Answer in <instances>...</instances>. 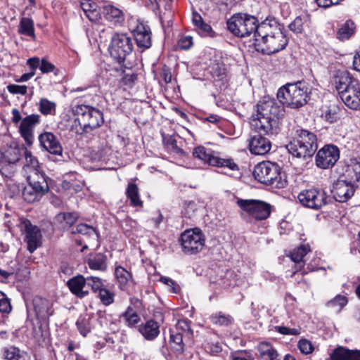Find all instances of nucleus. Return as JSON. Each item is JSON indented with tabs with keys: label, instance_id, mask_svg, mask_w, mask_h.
Returning <instances> with one entry per match:
<instances>
[{
	"label": "nucleus",
	"instance_id": "nucleus-1",
	"mask_svg": "<svg viewBox=\"0 0 360 360\" xmlns=\"http://www.w3.org/2000/svg\"><path fill=\"white\" fill-rule=\"evenodd\" d=\"M256 114L252 115V128L260 134L271 136L277 133L278 120L283 115V108L274 99L263 100L256 105Z\"/></svg>",
	"mask_w": 360,
	"mask_h": 360
},
{
	"label": "nucleus",
	"instance_id": "nucleus-2",
	"mask_svg": "<svg viewBox=\"0 0 360 360\" xmlns=\"http://www.w3.org/2000/svg\"><path fill=\"white\" fill-rule=\"evenodd\" d=\"M277 98L283 107L298 109L308 101L309 98L308 84L304 81L288 83L278 89Z\"/></svg>",
	"mask_w": 360,
	"mask_h": 360
},
{
	"label": "nucleus",
	"instance_id": "nucleus-3",
	"mask_svg": "<svg viewBox=\"0 0 360 360\" xmlns=\"http://www.w3.org/2000/svg\"><path fill=\"white\" fill-rule=\"evenodd\" d=\"M288 152L299 158H311L318 148L316 135L304 129L295 131V136L286 146Z\"/></svg>",
	"mask_w": 360,
	"mask_h": 360
},
{
	"label": "nucleus",
	"instance_id": "nucleus-4",
	"mask_svg": "<svg viewBox=\"0 0 360 360\" xmlns=\"http://www.w3.org/2000/svg\"><path fill=\"white\" fill-rule=\"evenodd\" d=\"M76 116L72 126L76 133H89L103 123V112L89 105H79L73 110Z\"/></svg>",
	"mask_w": 360,
	"mask_h": 360
},
{
	"label": "nucleus",
	"instance_id": "nucleus-5",
	"mask_svg": "<svg viewBox=\"0 0 360 360\" xmlns=\"http://www.w3.org/2000/svg\"><path fill=\"white\" fill-rule=\"evenodd\" d=\"M253 176L259 183L271 185L277 188H284L286 185L282 168L271 161H263L256 165Z\"/></svg>",
	"mask_w": 360,
	"mask_h": 360
},
{
	"label": "nucleus",
	"instance_id": "nucleus-6",
	"mask_svg": "<svg viewBox=\"0 0 360 360\" xmlns=\"http://www.w3.org/2000/svg\"><path fill=\"white\" fill-rule=\"evenodd\" d=\"M258 24L255 16L239 13L234 14L227 21V28L235 36L245 37L256 33Z\"/></svg>",
	"mask_w": 360,
	"mask_h": 360
},
{
	"label": "nucleus",
	"instance_id": "nucleus-7",
	"mask_svg": "<svg viewBox=\"0 0 360 360\" xmlns=\"http://www.w3.org/2000/svg\"><path fill=\"white\" fill-rule=\"evenodd\" d=\"M237 205L247 214L248 220L251 221L266 220L270 217L272 206L263 200L254 199H238Z\"/></svg>",
	"mask_w": 360,
	"mask_h": 360
},
{
	"label": "nucleus",
	"instance_id": "nucleus-8",
	"mask_svg": "<svg viewBox=\"0 0 360 360\" xmlns=\"http://www.w3.org/2000/svg\"><path fill=\"white\" fill-rule=\"evenodd\" d=\"M22 157L19 146H10L0 150V173L6 178H11L16 171V164Z\"/></svg>",
	"mask_w": 360,
	"mask_h": 360
},
{
	"label": "nucleus",
	"instance_id": "nucleus-9",
	"mask_svg": "<svg viewBox=\"0 0 360 360\" xmlns=\"http://www.w3.org/2000/svg\"><path fill=\"white\" fill-rule=\"evenodd\" d=\"M132 39L127 34L116 33L112 39L108 50L110 56L119 63H123L133 51Z\"/></svg>",
	"mask_w": 360,
	"mask_h": 360
},
{
	"label": "nucleus",
	"instance_id": "nucleus-10",
	"mask_svg": "<svg viewBox=\"0 0 360 360\" xmlns=\"http://www.w3.org/2000/svg\"><path fill=\"white\" fill-rule=\"evenodd\" d=\"M300 202L304 207L315 210L332 202V198L321 188H312L302 191L297 196Z\"/></svg>",
	"mask_w": 360,
	"mask_h": 360
},
{
	"label": "nucleus",
	"instance_id": "nucleus-11",
	"mask_svg": "<svg viewBox=\"0 0 360 360\" xmlns=\"http://www.w3.org/2000/svg\"><path fill=\"white\" fill-rule=\"evenodd\" d=\"M181 245L186 254H196L205 245L204 235L200 229H188L181 234Z\"/></svg>",
	"mask_w": 360,
	"mask_h": 360
},
{
	"label": "nucleus",
	"instance_id": "nucleus-12",
	"mask_svg": "<svg viewBox=\"0 0 360 360\" xmlns=\"http://www.w3.org/2000/svg\"><path fill=\"white\" fill-rule=\"evenodd\" d=\"M283 30H281L276 35L266 39L263 43H254L256 51L263 54L271 55L283 50L288 44V39Z\"/></svg>",
	"mask_w": 360,
	"mask_h": 360
},
{
	"label": "nucleus",
	"instance_id": "nucleus-13",
	"mask_svg": "<svg viewBox=\"0 0 360 360\" xmlns=\"http://www.w3.org/2000/svg\"><path fill=\"white\" fill-rule=\"evenodd\" d=\"M193 155L212 166L226 167L232 171L238 170V166L233 162V159H224L214 156L212 154L210 150H207L203 146L195 148Z\"/></svg>",
	"mask_w": 360,
	"mask_h": 360
},
{
	"label": "nucleus",
	"instance_id": "nucleus-14",
	"mask_svg": "<svg viewBox=\"0 0 360 360\" xmlns=\"http://www.w3.org/2000/svg\"><path fill=\"white\" fill-rule=\"evenodd\" d=\"M356 183L354 179L347 177L345 173L333 184L331 190L333 198L340 202H347L355 193Z\"/></svg>",
	"mask_w": 360,
	"mask_h": 360
},
{
	"label": "nucleus",
	"instance_id": "nucleus-15",
	"mask_svg": "<svg viewBox=\"0 0 360 360\" xmlns=\"http://www.w3.org/2000/svg\"><path fill=\"white\" fill-rule=\"evenodd\" d=\"M20 229L25 233L24 240L27 244V250L32 253L41 245V233L40 229L33 225L29 219L20 220Z\"/></svg>",
	"mask_w": 360,
	"mask_h": 360
},
{
	"label": "nucleus",
	"instance_id": "nucleus-16",
	"mask_svg": "<svg viewBox=\"0 0 360 360\" xmlns=\"http://www.w3.org/2000/svg\"><path fill=\"white\" fill-rule=\"evenodd\" d=\"M281 30H284L283 25L278 23L274 18H266L258 24L256 33L254 34V43H263L266 39L276 35V33Z\"/></svg>",
	"mask_w": 360,
	"mask_h": 360
},
{
	"label": "nucleus",
	"instance_id": "nucleus-17",
	"mask_svg": "<svg viewBox=\"0 0 360 360\" xmlns=\"http://www.w3.org/2000/svg\"><path fill=\"white\" fill-rule=\"evenodd\" d=\"M339 158V148L334 145H326L318 151L315 158L316 165L321 169H328L332 167Z\"/></svg>",
	"mask_w": 360,
	"mask_h": 360
},
{
	"label": "nucleus",
	"instance_id": "nucleus-18",
	"mask_svg": "<svg viewBox=\"0 0 360 360\" xmlns=\"http://www.w3.org/2000/svg\"><path fill=\"white\" fill-rule=\"evenodd\" d=\"M39 141L41 146L51 155L58 156L56 160H61L63 158V148L56 136L51 132H44L39 136Z\"/></svg>",
	"mask_w": 360,
	"mask_h": 360
},
{
	"label": "nucleus",
	"instance_id": "nucleus-19",
	"mask_svg": "<svg viewBox=\"0 0 360 360\" xmlns=\"http://www.w3.org/2000/svg\"><path fill=\"white\" fill-rule=\"evenodd\" d=\"M40 116L32 114L23 118L19 126V132L28 146H31L34 141L33 130L39 122Z\"/></svg>",
	"mask_w": 360,
	"mask_h": 360
},
{
	"label": "nucleus",
	"instance_id": "nucleus-20",
	"mask_svg": "<svg viewBox=\"0 0 360 360\" xmlns=\"http://www.w3.org/2000/svg\"><path fill=\"white\" fill-rule=\"evenodd\" d=\"M53 302L40 296H35L33 299V307L37 319L48 321L54 313Z\"/></svg>",
	"mask_w": 360,
	"mask_h": 360
},
{
	"label": "nucleus",
	"instance_id": "nucleus-21",
	"mask_svg": "<svg viewBox=\"0 0 360 360\" xmlns=\"http://www.w3.org/2000/svg\"><path fill=\"white\" fill-rule=\"evenodd\" d=\"M340 98L344 103L350 109L358 110L360 108V86L359 82H355L354 85L352 84L346 91L339 94Z\"/></svg>",
	"mask_w": 360,
	"mask_h": 360
},
{
	"label": "nucleus",
	"instance_id": "nucleus-22",
	"mask_svg": "<svg viewBox=\"0 0 360 360\" xmlns=\"http://www.w3.org/2000/svg\"><path fill=\"white\" fill-rule=\"evenodd\" d=\"M271 148V141L262 134L251 136L249 140L250 151L255 155H264L269 152Z\"/></svg>",
	"mask_w": 360,
	"mask_h": 360
},
{
	"label": "nucleus",
	"instance_id": "nucleus-23",
	"mask_svg": "<svg viewBox=\"0 0 360 360\" xmlns=\"http://www.w3.org/2000/svg\"><path fill=\"white\" fill-rule=\"evenodd\" d=\"M151 31L148 25L139 24L134 31V37L139 48L146 50L152 45Z\"/></svg>",
	"mask_w": 360,
	"mask_h": 360
},
{
	"label": "nucleus",
	"instance_id": "nucleus-24",
	"mask_svg": "<svg viewBox=\"0 0 360 360\" xmlns=\"http://www.w3.org/2000/svg\"><path fill=\"white\" fill-rule=\"evenodd\" d=\"M355 82H359V80L354 78L347 70H338L335 72L333 77V83L338 95L349 87H352V84L354 85Z\"/></svg>",
	"mask_w": 360,
	"mask_h": 360
},
{
	"label": "nucleus",
	"instance_id": "nucleus-25",
	"mask_svg": "<svg viewBox=\"0 0 360 360\" xmlns=\"http://www.w3.org/2000/svg\"><path fill=\"white\" fill-rule=\"evenodd\" d=\"M49 178L46 176L45 172L40 170H35L34 172H30V174L27 176L28 184L33 187H36L47 193L49 191V186L48 184L47 179Z\"/></svg>",
	"mask_w": 360,
	"mask_h": 360
},
{
	"label": "nucleus",
	"instance_id": "nucleus-26",
	"mask_svg": "<svg viewBox=\"0 0 360 360\" xmlns=\"http://www.w3.org/2000/svg\"><path fill=\"white\" fill-rule=\"evenodd\" d=\"M67 285L70 292L79 298H83L89 294L86 289L85 277L82 275H77L72 277L67 282Z\"/></svg>",
	"mask_w": 360,
	"mask_h": 360
},
{
	"label": "nucleus",
	"instance_id": "nucleus-27",
	"mask_svg": "<svg viewBox=\"0 0 360 360\" xmlns=\"http://www.w3.org/2000/svg\"><path fill=\"white\" fill-rule=\"evenodd\" d=\"M138 330L146 340L152 341L160 334V324L158 322L150 319L146 323L139 325Z\"/></svg>",
	"mask_w": 360,
	"mask_h": 360
},
{
	"label": "nucleus",
	"instance_id": "nucleus-28",
	"mask_svg": "<svg viewBox=\"0 0 360 360\" xmlns=\"http://www.w3.org/2000/svg\"><path fill=\"white\" fill-rule=\"evenodd\" d=\"M2 358L4 360H31L30 354L15 346L3 347L1 349Z\"/></svg>",
	"mask_w": 360,
	"mask_h": 360
},
{
	"label": "nucleus",
	"instance_id": "nucleus-29",
	"mask_svg": "<svg viewBox=\"0 0 360 360\" xmlns=\"http://www.w3.org/2000/svg\"><path fill=\"white\" fill-rule=\"evenodd\" d=\"M115 274L118 282L119 288L122 290H127L131 285L134 284L131 273L122 266H117L115 268Z\"/></svg>",
	"mask_w": 360,
	"mask_h": 360
},
{
	"label": "nucleus",
	"instance_id": "nucleus-30",
	"mask_svg": "<svg viewBox=\"0 0 360 360\" xmlns=\"http://www.w3.org/2000/svg\"><path fill=\"white\" fill-rule=\"evenodd\" d=\"M80 6L90 21L96 22L101 18V12L96 0H80Z\"/></svg>",
	"mask_w": 360,
	"mask_h": 360
},
{
	"label": "nucleus",
	"instance_id": "nucleus-31",
	"mask_svg": "<svg viewBox=\"0 0 360 360\" xmlns=\"http://www.w3.org/2000/svg\"><path fill=\"white\" fill-rule=\"evenodd\" d=\"M356 30L355 22L350 19L347 20L340 25L336 33V37L342 41L348 40L354 35Z\"/></svg>",
	"mask_w": 360,
	"mask_h": 360
},
{
	"label": "nucleus",
	"instance_id": "nucleus-32",
	"mask_svg": "<svg viewBox=\"0 0 360 360\" xmlns=\"http://www.w3.org/2000/svg\"><path fill=\"white\" fill-rule=\"evenodd\" d=\"M192 22L198 33L202 37H213L214 32L212 27L206 23L201 15L197 12H193L192 14Z\"/></svg>",
	"mask_w": 360,
	"mask_h": 360
},
{
	"label": "nucleus",
	"instance_id": "nucleus-33",
	"mask_svg": "<svg viewBox=\"0 0 360 360\" xmlns=\"http://www.w3.org/2000/svg\"><path fill=\"white\" fill-rule=\"evenodd\" d=\"M79 214L76 212H60L55 217V221L61 229H69L78 219Z\"/></svg>",
	"mask_w": 360,
	"mask_h": 360
},
{
	"label": "nucleus",
	"instance_id": "nucleus-34",
	"mask_svg": "<svg viewBox=\"0 0 360 360\" xmlns=\"http://www.w3.org/2000/svg\"><path fill=\"white\" fill-rule=\"evenodd\" d=\"M102 13L107 20L114 24L120 23L124 20L122 11L112 5L104 6Z\"/></svg>",
	"mask_w": 360,
	"mask_h": 360
},
{
	"label": "nucleus",
	"instance_id": "nucleus-35",
	"mask_svg": "<svg viewBox=\"0 0 360 360\" xmlns=\"http://www.w3.org/2000/svg\"><path fill=\"white\" fill-rule=\"evenodd\" d=\"M91 269L104 271L107 269V257L103 253H94L89 255L87 260Z\"/></svg>",
	"mask_w": 360,
	"mask_h": 360
},
{
	"label": "nucleus",
	"instance_id": "nucleus-36",
	"mask_svg": "<svg viewBox=\"0 0 360 360\" xmlns=\"http://www.w3.org/2000/svg\"><path fill=\"white\" fill-rule=\"evenodd\" d=\"M260 360H280L276 349L269 342H263L258 345Z\"/></svg>",
	"mask_w": 360,
	"mask_h": 360
},
{
	"label": "nucleus",
	"instance_id": "nucleus-37",
	"mask_svg": "<svg viewBox=\"0 0 360 360\" xmlns=\"http://www.w3.org/2000/svg\"><path fill=\"white\" fill-rule=\"evenodd\" d=\"M170 332L169 345L173 352L176 354H182L184 352L185 345L184 343V338L181 333L176 331Z\"/></svg>",
	"mask_w": 360,
	"mask_h": 360
},
{
	"label": "nucleus",
	"instance_id": "nucleus-38",
	"mask_svg": "<svg viewBox=\"0 0 360 360\" xmlns=\"http://www.w3.org/2000/svg\"><path fill=\"white\" fill-rule=\"evenodd\" d=\"M126 195L134 207H143V202L140 199L139 188L136 184L129 183L126 190Z\"/></svg>",
	"mask_w": 360,
	"mask_h": 360
},
{
	"label": "nucleus",
	"instance_id": "nucleus-39",
	"mask_svg": "<svg viewBox=\"0 0 360 360\" xmlns=\"http://www.w3.org/2000/svg\"><path fill=\"white\" fill-rule=\"evenodd\" d=\"M46 193L36 187H33L28 184L25 186L22 191V197L24 200L29 202L32 203L36 201H39L40 198Z\"/></svg>",
	"mask_w": 360,
	"mask_h": 360
},
{
	"label": "nucleus",
	"instance_id": "nucleus-40",
	"mask_svg": "<svg viewBox=\"0 0 360 360\" xmlns=\"http://www.w3.org/2000/svg\"><path fill=\"white\" fill-rule=\"evenodd\" d=\"M204 347L206 352L211 355H217L222 351L221 344L214 335L207 338L204 342Z\"/></svg>",
	"mask_w": 360,
	"mask_h": 360
},
{
	"label": "nucleus",
	"instance_id": "nucleus-41",
	"mask_svg": "<svg viewBox=\"0 0 360 360\" xmlns=\"http://www.w3.org/2000/svg\"><path fill=\"white\" fill-rule=\"evenodd\" d=\"M351 350L345 347L338 346L331 352L326 360H350Z\"/></svg>",
	"mask_w": 360,
	"mask_h": 360
},
{
	"label": "nucleus",
	"instance_id": "nucleus-42",
	"mask_svg": "<svg viewBox=\"0 0 360 360\" xmlns=\"http://www.w3.org/2000/svg\"><path fill=\"white\" fill-rule=\"evenodd\" d=\"M19 32L23 35L35 39L34 21L29 18H22L19 25Z\"/></svg>",
	"mask_w": 360,
	"mask_h": 360
},
{
	"label": "nucleus",
	"instance_id": "nucleus-43",
	"mask_svg": "<svg viewBox=\"0 0 360 360\" xmlns=\"http://www.w3.org/2000/svg\"><path fill=\"white\" fill-rule=\"evenodd\" d=\"M121 317L124 319L125 324L130 328L136 327L141 322L139 315L131 307L127 309Z\"/></svg>",
	"mask_w": 360,
	"mask_h": 360
},
{
	"label": "nucleus",
	"instance_id": "nucleus-44",
	"mask_svg": "<svg viewBox=\"0 0 360 360\" xmlns=\"http://www.w3.org/2000/svg\"><path fill=\"white\" fill-rule=\"evenodd\" d=\"M210 319L213 324L220 326H229L233 323V318L231 315L221 311L212 314Z\"/></svg>",
	"mask_w": 360,
	"mask_h": 360
},
{
	"label": "nucleus",
	"instance_id": "nucleus-45",
	"mask_svg": "<svg viewBox=\"0 0 360 360\" xmlns=\"http://www.w3.org/2000/svg\"><path fill=\"white\" fill-rule=\"evenodd\" d=\"M321 117L326 121L333 123L338 120V108L335 105H329L322 108Z\"/></svg>",
	"mask_w": 360,
	"mask_h": 360
},
{
	"label": "nucleus",
	"instance_id": "nucleus-46",
	"mask_svg": "<svg viewBox=\"0 0 360 360\" xmlns=\"http://www.w3.org/2000/svg\"><path fill=\"white\" fill-rule=\"evenodd\" d=\"M212 77L219 81H224L226 77V68L224 63H214L210 66Z\"/></svg>",
	"mask_w": 360,
	"mask_h": 360
},
{
	"label": "nucleus",
	"instance_id": "nucleus-47",
	"mask_svg": "<svg viewBox=\"0 0 360 360\" xmlns=\"http://www.w3.org/2000/svg\"><path fill=\"white\" fill-rule=\"evenodd\" d=\"M170 330L179 332L184 337H191L193 333L191 329L190 322L187 320H179L176 324L175 328L171 329Z\"/></svg>",
	"mask_w": 360,
	"mask_h": 360
},
{
	"label": "nucleus",
	"instance_id": "nucleus-48",
	"mask_svg": "<svg viewBox=\"0 0 360 360\" xmlns=\"http://www.w3.org/2000/svg\"><path fill=\"white\" fill-rule=\"evenodd\" d=\"M309 248L305 245H301L300 247L293 250L290 253V258L295 262L297 263L301 266L302 261H303L304 257L309 252Z\"/></svg>",
	"mask_w": 360,
	"mask_h": 360
},
{
	"label": "nucleus",
	"instance_id": "nucleus-49",
	"mask_svg": "<svg viewBox=\"0 0 360 360\" xmlns=\"http://www.w3.org/2000/svg\"><path fill=\"white\" fill-rule=\"evenodd\" d=\"M24 156L26 161L25 165L31 169L30 172L41 169L37 158L32 155V153L27 150V148H25Z\"/></svg>",
	"mask_w": 360,
	"mask_h": 360
},
{
	"label": "nucleus",
	"instance_id": "nucleus-50",
	"mask_svg": "<svg viewBox=\"0 0 360 360\" xmlns=\"http://www.w3.org/2000/svg\"><path fill=\"white\" fill-rule=\"evenodd\" d=\"M308 20V17L297 16L295 19L288 25L289 29L295 33H302L304 30V25Z\"/></svg>",
	"mask_w": 360,
	"mask_h": 360
},
{
	"label": "nucleus",
	"instance_id": "nucleus-51",
	"mask_svg": "<svg viewBox=\"0 0 360 360\" xmlns=\"http://www.w3.org/2000/svg\"><path fill=\"white\" fill-rule=\"evenodd\" d=\"M236 274L233 271L227 270L223 278L221 279V284L224 288L235 286L238 285L237 279L236 278Z\"/></svg>",
	"mask_w": 360,
	"mask_h": 360
},
{
	"label": "nucleus",
	"instance_id": "nucleus-52",
	"mask_svg": "<svg viewBox=\"0 0 360 360\" xmlns=\"http://www.w3.org/2000/svg\"><path fill=\"white\" fill-rule=\"evenodd\" d=\"M77 329L81 335L86 337L91 331L90 319L87 317H80L76 322Z\"/></svg>",
	"mask_w": 360,
	"mask_h": 360
},
{
	"label": "nucleus",
	"instance_id": "nucleus-53",
	"mask_svg": "<svg viewBox=\"0 0 360 360\" xmlns=\"http://www.w3.org/2000/svg\"><path fill=\"white\" fill-rule=\"evenodd\" d=\"M86 289L91 288L93 292L99 291L103 287L102 280L96 276H88L85 278Z\"/></svg>",
	"mask_w": 360,
	"mask_h": 360
},
{
	"label": "nucleus",
	"instance_id": "nucleus-54",
	"mask_svg": "<svg viewBox=\"0 0 360 360\" xmlns=\"http://www.w3.org/2000/svg\"><path fill=\"white\" fill-rule=\"evenodd\" d=\"M56 103L46 98H41L39 101V111L43 115L52 114L56 110Z\"/></svg>",
	"mask_w": 360,
	"mask_h": 360
},
{
	"label": "nucleus",
	"instance_id": "nucleus-55",
	"mask_svg": "<svg viewBox=\"0 0 360 360\" xmlns=\"http://www.w3.org/2000/svg\"><path fill=\"white\" fill-rule=\"evenodd\" d=\"M346 176L354 179L356 182L360 181V160L347 167Z\"/></svg>",
	"mask_w": 360,
	"mask_h": 360
},
{
	"label": "nucleus",
	"instance_id": "nucleus-56",
	"mask_svg": "<svg viewBox=\"0 0 360 360\" xmlns=\"http://www.w3.org/2000/svg\"><path fill=\"white\" fill-rule=\"evenodd\" d=\"M137 81V74L134 72L131 69L127 72H124V75L122 78V82L124 85L128 87H132Z\"/></svg>",
	"mask_w": 360,
	"mask_h": 360
},
{
	"label": "nucleus",
	"instance_id": "nucleus-57",
	"mask_svg": "<svg viewBox=\"0 0 360 360\" xmlns=\"http://www.w3.org/2000/svg\"><path fill=\"white\" fill-rule=\"evenodd\" d=\"M99 298L104 305H110L114 302V293L106 288H101L99 290Z\"/></svg>",
	"mask_w": 360,
	"mask_h": 360
},
{
	"label": "nucleus",
	"instance_id": "nucleus-58",
	"mask_svg": "<svg viewBox=\"0 0 360 360\" xmlns=\"http://www.w3.org/2000/svg\"><path fill=\"white\" fill-rule=\"evenodd\" d=\"M197 210V204L194 201L185 202L184 211L182 212L184 216L187 218H191L195 212Z\"/></svg>",
	"mask_w": 360,
	"mask_h": 360
},
{
	"label": "nucleus",
	"instance_id": "nucleus-59",
	"mask_svg": "<svg viewBox=\"0 0 360 360\" xmlns=\"http://www.w3.org/2000/svg\"><path fill=\"white\" fill-rule=\"evenodd\" d=\"M94 233H96L94 228L86 224H78L76 227V229L72 231V234L81 233L83 235H91Z\"/></svg>",
	"mask_w": 360,
	"mask_h": 360
},
{
	"label": "nucleus",
	"instance_id": "nucleus-60",
	"mask_svg": "<svg viewBox=\"0 0 360 360\" xmlns=\"http://www.w3.org/2000/svg\"><path fill=\"white\" fill-rule=\"evenodd\" d=\"M12 307L9 300L5 297V294L0 291V312L1 314H9Z\"/></svg>",
	"mask_w": 360,
	"mask_h": 360
},
{
	"label": "nucleus",
	"instance_id": "nucleus-61",
	"mask_svg": "<svg viewBox=\"0 0 360 360\" xmlns=\"http://www.w3.org/2000/svg\"><path fill=\"white\" fill-rule=\"evenodd\" d=\"M193 44V37L189 35H183L178 41V46L181 50H188Z\"/></svg>",
	"mask_w": 360,
	"mask_h": 360
},
{
	"label": "nucleus",
	"instance_id": "nucleus-62",
	"mask_svg": "<svg viewBox=\"0 0 360 360\" xmlns=\"http://www.w3.org/2000/svg\"><path fill=\"white\" fill-rule=\"evenodd\" d=\"M298 347L300 352L304 354H309L314 350L311 342L306 339H302L298 342Z\"/></svg>",
	"mask_w": 360,
	"mask_h": 360
},
{
	"label": "nucleus",
	"instance_id": "nucleus-63",
	"mask_svg": "<svg viewBox=\"0 0 360 360\" xmlns=\"http://www.w3.org/2000/svg\"><path fill=\"white\" fill-rule=\"evenodd\" d=\"M347 303V298L344 295H338L334 299L328 302V306L339 307L338 310H341Z\"/></svg>",
	"mask_w": 360,
	"mask_h": 360
},
{
	"label": "nucleus",
	"instance_id": "nucleus-64",
	"mask_svg": "<svg viewBox=\"0 0 360 360\" xmlns=\"http://www.w3.org/2000/svg\"><path fill=\"white\" fill-rule=\"evenodd\" d=\"M7 89L12 94L25 95L27 91V87L25 85L9 84Z\"/></svg>",
	"mask_w": 360,
	"mask_h": 360
}]
</instances>
